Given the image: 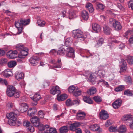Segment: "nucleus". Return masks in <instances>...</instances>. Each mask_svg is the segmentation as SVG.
I'll return each instance as SVG.
<instances>
[{"label":"nucleus","mask_w":133,"mask_h":133,"mask_svg":"<svg viewBox=\"0 0 133 133\" xmlns=\"http://www.w3.org/2000/svg\"><path fill=\"white\" fill-rule=\"evenodd\" d=\"M80 124L79 122H75L73 123L70 125V129L71 130L75 131L77 129V128L78 127Z\"/></svg>","instance_id":"19"},{"label":"nucleus","mask_w":133,"mask_h":133,"mask_svg":"<svg viewBox=\"0 0 133 133\" xmlns=\"http://www.w3.org/2000/svg\"><path fill=\"white\" fill-rule=\"evenodd\" d=\"M69 130L68 127L66 126H63L61 127L59 129L60 133H66Z\"/></svg>","instance_id":"35"},{"label":"nucleus","mask_w":133,"mask_h":133,"mask_svg":"<svg viewBox=\"0 0 133 133\" xmlns=\"http://www.w3.org/2000/svg\"><path fill=\"white\" fill-rule=\"evenodd\" d=\"M118 132L119 133H124L126 132L127 128L126 126L124 125H121L117 129Z\"/></svg>","instance_id":"34"},{"label":"nucleus","mask_w":133,"mask_h":133,"mask_svg":"<svg viewBox=\"0 0 133 133\" xmlns=\"http://www.w3.org/2000/svg\"><path fill=\"white\" fill-rule=\"evenodd\" d=\"M81 91L80 90L78 89H76L73 92V95L75 97H77L81 95Z\"/></svg>","instance_id":"43"},{"label":"nucleus","mask_w":133,"mask_h":133,"mask_svg":"<svg viewBox=\"0 0 133 133\" xmlns=\"http://www.w3.org/2000/svg\"><path fill=\"white\" fill-rule=\"evenodd\" d=\"M81 16L83 19L85 20H87L89 18L88 13L85 10L82 11Z\"/></svg>","instance_id":"25"},{"label":"nucleus","mask_w":133,"mask_h":133,"mask_svg":"<svg viewBox=\"0 0 133 133\" xmlns=\"http://www.w3.org/2000/svg\"><path fill=\"white\" fill-rule=\"evenodd\" d=\"M121 37H119L118 39H114L112 40V41L113 42L116 43H119L121 42L122 40L121 39Z\"/></svg>","instance_id":"59"},{"label":"nucleus","mask_w":133,"mask_h":133,"mask_svg":"<svg viewBox=\"0 0 133 133\" xmlns=\"http://www.w3.org/2000/svg\"><path fill=\"white\" fill-rule=\"evenodd\" d=\"M50 93L54 95L56 94H59L61 93L60 90L57 86H53L50 90Z\"/></svg>","instance_id":"10"},{"label":"nucleus","mask_w":133,"mask_h":133,"mask_svg":"<svg viewBox=\"0 0 133 133\" xmlns=\"http://www.w3.org/2000/svg\"><path fill=\"white\" fill-rule=\"evenodd\" d=\"M72 40L71 38H68L66 39L65 41V44L66 47L70 45L72 42Z\"/></svg>","instance_id":"44"},{"label":"nucleus","mask_w":133,"mask_h":133,"mask_svg":"<svg viewBox=\"0 0 133 133\" xmlns=\"http://www.w3.org/2000/svg\"><path fill=\"white\" fill-rule=\"evenodd\" d=\"M99 115V118L104 120L107 119L109 117V114L107 111L103 109L101 110Z\"/></svg>","instance_id":"6"},{"label":"nucleus","mask_w":133,"mask_h":133,"mask_svg":"<svg viewBox=\"0 0 133 133\" xmlns=\"http://www.w3.org/2000/svg\"><path fill=\"white\" fill-rule=\"evenodd\" d=\"M62 64L61 59H58L57 62H55V65L53 66L52 69H54L56 68H60L61 67Z\"/></svg>","instance_id":"23"},{"label":"nucleus","mask_w":133,"mask_h":133,"mask_svg":"<svg viewBox=\"0 0 133 133\" xmlns=\"http://www.w3.org/2000/svg\"><path fill=\"white\" fill-rule=\"evenodd\" d=\"M90 130L93 131H98L100 128V127L96 124L90 125L89 127Z\"/></svg>","instance_id":"37"},{"label":"nucleus","mask_w":133,"mask_h":133,"mask_svg":"<svg viewBox=\"0 0 133 133\" xmlns=\"http://www.w3.org/2000/svg\"><path fill=\"white\" fill-rule=\"evenodd\" d=\"M86 114L84 112H78L76 115V118L79 120H82L84 119Z\"/></svg>","instance_id":"15"},{"label":"nucleus","mask_w":133,"mask_h":133,"mask_svg":"<svg viewBox=\"0 0 133 133\" xmlns=\"http://www.w3.org/2000/svg\"><path fill=\"white\" fill-rule=\"evenodd\" d=\"M38 115L41 118H43L44 117L45 113L43 111L40 110L38 112Z\"/></svg>","instance_id":"53"},{"label":"nucleus","mask_w":133,"mask_h":133,"mask_svg":"<svg viewBox=\"0 0 133 133\" xmlns=\"http://www.w3.org/2000/svg\"><path fill=\"white\" fill-rule=\"evenodd\" d=\"M8 57L9 58L14 59L16 57V55L14 53L10 51H9L7 54Z\"/></svg>","instance_id":"41"},{"label":"nucleus","mask_w":133,"mask_h":133,"mask_svg":"<svg viewBox=\"0 0 133 133\" xmlns=\"http://www.w3.org/2000/svg\"><path fill=\"white\" fill-rule=\"evenodd\" d=\"M16 89L12 85H8L7 87L6 93L8 96L11 97L14 96V93Z\"/></svg>","instance_id":"3"},{"label":"nucleus","mask_w":133,"mask_h":133,"mask_svg":"<svg viewBox=\"0 0 133 133\" xmlns=\"http://www.w3.org/2000/svg\"><path fill=\"white\" fill-rule=\"evenodd\" d=\"M96 74H98L100 77H103L105 74V71L103 69L98 70L95 72Z\"/></svg>","instance_id":"38"},{"label":"nucleus","mask_w":133,"mask_h":133,"mask_svg":"<svg viewBox=\"0 0 133 133\" xmlns=\"http://www.w3.org/2000/svg\"><path fill=\"white\" fill-rule=\"evenodd\" d=\"M132 119V118L131 117V115L130 114L124 115L122 118V120L124 121L128 120H131Z\"/></svg>","instance_id":"31"},{"label":"nucleus","mask_w":133,"mask_h":133,"mask_svg":"<svg viewBox=\"0 0 133 133\" xmlns=\"http://www.w3.org/2000/svg\"><path fill=\"white\" fill-rule=\"evenodd\" d=\"M125 81L127 84H131L132 83V79L130 77H126L125 78Z\"/></svg>","instance_id":"51"},{"label":"nucleus","mask_w":133,"mask_h":133,"mask_svg":"<svg viewBox=\"0 0 133 133\" xmlns=\"http://www.w3.org/2000/svg\"><path fill=\"white\" fill-rule=\"evenodd\" d=\"M87 81L91 82L93 84L95 83L96 81V78L91 73H90L89 74Z\"/></svg>","instance_id":"22"},{"label":"nucleus","mask_w":133,"mask_h":133,"mask_svg":"<svg viewBox=\"0 0 133 133\" xmlns=\"http://www.w3.org/2000/svg\"><path fill=\"white\" fill-rule=\"evenodd\" d=\"M129 42L131 44L133 43V35L131 36L129 40Z\"/></svg>","instance_id":"64"},{"label":"nucleus","mask_w":133,"mask_h":133,"mask_svg":"<svg viewBox=\"0 0 133 133\" xmlns=\"http://www.w3.org/2000/svg\"><path fill=\"white\" fill-rule=\"evenodd\" d=\"M37 23L38 24V25L41 27H43L44 26L45 24V22L41 20V19H38L37 21Z\"/></svg>","instance_id":"47"},{"label":"nucleus","mask_w":133,"mask_h":133,"mask_svg":"<svg viewBox=\"0 0 133 133\" xmlns=\"http://www.w3.org/2000/svg\"><path fill=\"white\" fill-rule=\"evenodd\" d=\"M103 42V39L102 38H101L97 41V43L95 45V46L98 48L101 46Z\"/></svg>","instance_id":"40"},{"label":"nucleus","mask_w":133,"mask_h":133,"mask_svg":"<svg viewBox=\"0 0 133 133\" xmlns=\"http://www.w3.org/2000/svg\"><path fill=\"white\" fill-rule=\"evenodd\" d=\"M7 117L9 119H16L17 116L16 114L14 112H10L6 114Z\"/></svg>","instance_id":"32"},{"label":"nucleus","mask_w":133,"mask_h":133,"mask_svg":"<svg viewBox=\"0 0 133 133\" xmlns=\"http://www.w3.org/2000/svg\"><path fill=\"white\" fill-rule=\"evenodd\" d=\"M37 111L36 108H30L28 111V115L30 116H32L35 114Z\"/></svg>","instance_id":"28"},{"label":"nucleus","mask_w":133,"mask_h":133,"mask_svg":"<svg viewBox=\"0 0 133 133\" xmlns=\"http://www.w3.org/2000/svg\"><path fill=\"white\" fill-rule=\"evenodd\" d=\"M109 130L110 132H118V130L116 128V127L112 126L110 127L109 128Z\"/></svg>","instance_id":"52"},{"label":"nucleus","mask_w":133,"mask_h":133,"mask_svg":"<svg viewBox=\"0 0 133 133\" xmlns=\"http://www.w3.org/2000/svg\"><path fill=\"white\" fill-rule=\"evenodd\" d=\"M5 52L4 50L0 49V56H3L5 54Z\"/></svg>","instance_id":"63"},{"label":"nucleus","mask_w":133,"mask_h":133,"mask_svg":"<svg viewBox=\"0 0 133 133\" xmlns=\"http://www.w3.org/2000/svg\"><path fill=\"white\" fill-rule=\"evenodd\" d=\"M48 129H49L48 125H41L39 127V132L40 133H49L47 132Z\"/></svg>","instance_id":"9"},{"label":"nucleus","mask_w":133,"mask_h":133,"mask_svg":"<svg viewBox=\"0 0 133 133\" xmlns=\"http://www.w3.org/2000/svg\"><path fill=\"white\" fill-rule=\"evenodd\" d=\"M59 94H58L57 96V99L59 101H63L67 98L68 96L66 94H64L58 96Z\"/></svg>","instance_id":"29"},{"label":"nucleus","mask_w":133,"mask_h":133,"mask_svg":"<svg viewBox=\"0 0 133 133\" xmlns=\"http://www.w3.org/2000/svg\"><path fill=\"white\" fill-rule=\"evenodd\" d=\"M80 102V101L78 99H76L75 100H74L72 102V105L75 104H79Z\"/></svg>","instance_id":"60"},{"label":"nucleus","mask_w":133,"mask_h":133,"mask_svg":"<svg viewBox=\"0 0 133 133\" xmlns=\"http://www.w3.org/2000/svg\"><path fill=\"white\" fill-rule=\"evenodd\" d=\"M83 99L84 101L87 103L90 104L93 103V101L90 97L87 96H84Z\"/></svg>","instance_id":"30"},{"label":"nucleus","mask_w":133,"mask_h":133,"mask_svg":"<svg viewBox=\"0 0 133 133\" xmlns=\"http://www.w3.org/2000/svg\"><path fill=\"white\" fill-rule=\"evenodd\" d=\"M22 58H20L18 57V58L17 59V62L19 63H22L23 62V59H22Z\"/></svg>","instance_id":"61"},{"label":"nucleus","mask_w":133,"mask_h":133,"mask_svg":"<svg viewBox=\"0 0 133 133\" xmlns=\"http://www.w3.org/2000/svg\"><path fill=\"white\" fill-rule=\"evenodd\" d=\"M72 36L75 38H82L84 40L85 37H83V33L79 29L75 30L72 31Z\"/></svg>","instance_id":"2"},{"label":"nucleus","mask_w":133,"mask_h":133,"mask_svg":"<svg viewBox=\"0 0 133 133\" xmlns=\"http://www.w3.org/2000/svg\"><path fill=\"white\" fill-rule=\"evenodd\" d=\"M7 61V59L5 58H2L0 59V66H2L5 64Z\"/></svg>","instance_id":"48"},{"label":"nucleus","mask_w":133,"mask_h":133,"mask_svg":"<svg viewBox=\"0 0 133 133\" xmlns=\"http://www.w3.org/2000/svg\"><path fill=\"white\" fill-rule=\"evenodd\" d=\"M65 56L68 58H74L75 57L74 52L73 48L71 47L66 48Z\"/></svg>","instance_id":"4"},{"label":"nucleus","mask_w":133,"mask_h":133,"mask_svg":"<svg viewBox=\"0 0 133 133\" xmlns=\"http://www.w3.org/2000/svg\"><path fill=\"white\" fill-rule=\"evenodd\" d=\"M127 62L130 64H132L133 63V59L131 56H128L127 58Z\"/></svg>","instance_id":"57"},{"label":"nucleus","mask_w":133,"mask_h":133,"mask_svg":"<svg viewBox=\"0 0 133 133\" xmlns=\"http://www.w3.org/2000/svg\"><path fill=\"white\" fill-rule=\"evenodd\" d=\"M92 29L96 32H99L101 30V27L99 25L96 23H94L92 24Z\"/></svg>","instance_id":"16"},{"label":"nucleus","mask_w":133,"mask_h":133,"mask_svg":"<svg viewBox=\"0 0 133 133\" xmlns=\"http://www.w3.org/2000/svg\"><path fill=\"white\" fill-rule=\"evenodd\" d=\"M16 119H10L8 120V122L9 124L10 125L13 126L15 125L16 123H18V126L20 125L21 122L20 121L16 122Z\"/></svg>","instance_id":"26"},{"label":"nucleus","mask_w":133,"mask_h":133,"mask_svg":"<svg viewBox=\"0 0 133 133\" xmlns=\"http://www.w3.org/2000/svg\"><path fill=\"white\" fill-rule=\"evenodd\" d=\"M122 103V101L121 99H118L114 102L112 104L113 108L115 109H118L121 105Z\"/></svg>","instance_id":"12"},{"label":"nucleus","mask_w":133,"mask_h":133,"mask_svg":"<svg viewBox=\"0 0 133 133\" xmlns=\"http://www.w3.org/2000/svg\"><path fill=\"white\" fill-rule=\"evenodd\" d=\"M66 104L68 106H71L72 105V102L70 99H68L66 101Z\"/></svg>","instance_id":"54"},{"label":"nucleus","mask_w":133,"mask_h":133,"mask_svg":"<svg viewBox=\"0 0 133 133\" xmlns=\"http://www.w3.org/2000/svg\"><path fill=\"white\" fill-rule=\"evenodd\" d=\"M17 63L16 61H10L8 63V66L10 68L15 66L16 65Z\"/></svg>","instance_id":"42"},{"label":"nucleus","mask_w":133,"mask_h":133,"mask_svg":"<svg viewBox=\"0 0 133 133\" xmlns=\"http://www.w3.org/2000/svg\"><path fill=\"white\" fill-rule=\"evenodd\" d=\"M30 22V20L29 19H26L21 18L18 21L15 22V25L18 30V31L17 34H20L22 30L23 25H26L29 24Z\"/></svg>","instance_id":"1"},{"label":"nucleus","mask_w":133,"mask_h":133,"mask_svg":"<svg viewBox=\"0 0 133 133\" xmlns=\"http://www.w3.org/2000/svg\"><path fill=\"white\" fill-rule=\"evenodd\" d=\"M96 9L98 11H103L105 8V6L101 3H97L96 4Z\"/></svg>","instance_id":"33"},{"label":"nucleus","mask_w":133,"mask_h":133,"mask_svg":"<svg viewBox=\"0 0 133 133\" xmlns=\"http://www.w3.org/2000/svg\"><path fill=\"white\" fill-rule=\"evenodd\" d=\"M127 64L126 62L123 59H121V62L120 63L119 66L121 72H123L126 70L127 68Z\"/></svg>","instance_id":"11"},{"label":"nucleus","mask_w":133,"mask_h":133,"mask_svg":"<svg viewBox=\"0 0 133 133\" xmlns=\"http://www.w3.org/2000/svg\"><path fill=\"white\" fill-rule=\"evenodd\" d=\"M67 48L68 47L64 45L61 46L58 48L57 52V54L62 56L64 55L66 52Z\"/></svg>","instance_id":"8"},{"label":"nucleus","mask_w":133,"mask_h":133,"mask_svg":"<svg viewBox=\"0 0 133 133\" xmlns=\"http://www.w3.org/2000/svg\"><path fill=\"white\" fill-rule=\"evenodd\" d=\"M23 124L24 126H25L27 128L28 130L31 132H33L34 131V129L32 126L31 124L28 121L26 120L24 121L23 123Z\"/></svg>","instance_id":"5"},{"label":"nucleus","mask_w":133,"mask_h":133,"mask_svg":"<svg viewBox=\"0 0 133 133\" xmlns=\"http://www.w3.org/2000/svg\"><path fill=\"white\" fill-rule=\"evenodd\" d=\"M113 26L115 29L117 31L121 30L122 28L120 23L117 21H115L113 24Z\"/></svg>","instance_id":"20"},{"label":"nucleus","mask_w":133,"mask_h":133,"mask_svg":"<svg viewBox=\"0 0 133 133\" xmlns=\"http://www.w3.org/2000/svg\"><path fill=\"white\" fill-rule=\"evenodd\" d=\"M15 92L14 93V96L16 98H17L19 97L20 96V92L16 90L15 91Z\"/></svg>","instance_id":"55"},{"label":"nucleus","mask_w":133,"mask_h":133,"mask_svg":"<svg viewBox=\"0 0 133 133\" xmlns=\"http://www.w3.org/2000/svg\"><path fill=\"white\" fill-rule=\"evenodd\" d=\"M104 33L107 35H109L110 34V29L107 25H105L103 27Z\"/></svg>","instance_id":"36"},{"label":"nucleus","mask_w":133,"mask_h":133,"mask_svg":"<svg viewBox=\"0 0 133 133\" xmlns=\"http://www.w3.org/2000/svg\"><path fill=\"white\" fill-rule=\"evenodd\" d=\"M124 94L128 96H132L133 95V94L131 91L128 89L127 90L124 91Z\"/></svg>","instance_id":"49"},{"label":"nucleus","mask_w":133,"mask_h":133,"mask_svg":"<svg viewBox=\"0 0 133 133\" xmlns=\"http://www.w3.org/2000/svg\"><path fill=\"white\" fill-rule=\"evenodd\" d=\"M28 49L26 47L25 49H23L20 52V53L18 54V57L20 58H24L25 56L28 55Z\"/></svg>","instance_id":"14"},{"label":"nucleus","mask_w":133,"mask_h":133,"mask_svg":"<svg viewBox=\"0 0 133 133\" xmlns=\"http://www.w3.org/2000/svg\"><path fill=\"white\" fill-rule=\"evenodd\" d=\"M28 100L27 97L26 96H24L22 97L21 99V102H22V101L25 102Z\"/></svg>","instance_id":"62"},{"label":"nucleus","mask_w":133,"mask_h":133,"mask_svg":"<svg viewBox=\"0 0 133 133\" xmlns=\"http://www.w3.org/2000/svg\"><path fill=\"white\" fill-rule=\"evenodd\" d=\"M15 77L17 80L19 81L24 78V75L22 72L17 71L15 73Z\"/></svg>","instance_id":"21"},{"label":"nucleus","mask_w":133,"mask_h":133,"mask_svg":"<svg viewBox=\"0 0 133 133\" xmlns=\"http://www.w3.org/2000/svg\"><path fill=\"white\" fill-rule=\"evenodd\" d=\"M39 58L37 57L33 56L29 59V62L31 64L35 66L37 64V61Z\"/></svg>","instance_id":"18"},{"label":"nucleus","mask_w":133,"mask_h":133,"mask_svg":"<svg viewBox=\"0 0 133 133\" xmlns=\"http://www.w3.org/2000/svg\"><path fill=\"white\" fill-rule=\"evenodd\" d=\"M86 8L88 9L89 12L91 13L92 12L94 11L92 4L90 3H87L85 5Z\"/></svg>","instance_id":"27"},{"label":"nucleus","mask_w":133,"mask_h":133,"mask_svg":"<svg viewBox=\"0 0 133 133\" xmlns=\"http://www.w3.org/2000/svg\"><path fill=\"white\" fill-rule=\"evenodd\" d=\"M96 89L95 87H92L87 90V92L88 94L92 95L95 94L96 92Z\"/></svg>","instance_id":"24"},{"label":"nucleus","mask_w":133,"mask_h":133,"mask_svg":"<svg viewBox=\"0 0 133 133\" xmlns=\"http://www.w3.org/2000/svg\"><path fill=\"white\" fill-rule=\"evenodd\" d=\"M125 89L124 86V85H121L116 88L115 89V90L117 92H119L124 90Z\"/></svg>","instance_id":"46"},{"label":"nucleus","mask_w":133,"mask_h":133,"mask_svg":"<svg viewBox=\"0 0 133 133\" xmlns=\"http://www.w3.org/2000/svg\"><path fill=\"white\" fill-rule=\"evenodd\" d=\"M41 98V96L38 93L35 94L34 96L31 98L32 100L35 102V103H32L34 105H35L37 104V102L39 101Z\"/></svg>","instance_id":"13"},{"label":"nucleus","mask_w":133,"mask_h":133,"mask_svg":"<svg viewBox=\"0 0 133 133\" xmlns=\"http://www.w3.org/2000/svg\"><path fill=\"white\" fill-rule=\"evenodd\" d=\"M76 89L75 86L72 85L71 86L68 88V90L70 93H71L74 92Z\"/></svg>","instance_id":"50"},{"label":"nucleus","mask_w":133,"mask_h":133,"mask_svg":"<svg viewBox=\"0 0 133 133\" xmlns=\"http://www.w3.org/2000/svg\"><path fill=\"white\" fill-rule=\"evenodd\" d=\"M31 122L34 125L35 127H39V126L42 124H40L39 119L37 116H34L30 119Z\"/></svg>","instance_id":"7"},{"label":"nucleus","mask_w":133,"mask_h":133,"mask_svg":"<svg viewBox=\"0 0 133 133\" xmlns=\"http://www.w3.org/2000/svg\"><path fill=\"white\" fill-rule=\"evenodd\" d=\"M21 106L20 107V109L21 112L23 113L26 111L28 108L27 104L25 103H21Z\"/></svg>","instance_id":"17"},{"label":"nucleus","mask_w":133,"mask_h":133,"mask_svg":"<svg viewBox=\"0 0 133 133\" xmlns=\"http://www.w3.org/2000/svg\"><path fill=\"white\" fill-rule=\"evenodd\" d=\"M16 47L18 51L19 52L21 51V50H22L23 49H25V48H26L24 47L23 45L20 43L16 45Z\"/></svg>","instance_id":"39"},{"label":"nucleus","mask_w":133,"mask_h":133,"mask_svg":"<svg viewBox=\"0 0 133 133\" xmlns=\"http://www.w3.org/2000/svg\"><path fill=\"white\" fill-rule=\"evenodd\" d=\"M76 15L75 13L73 11H71L69 13V18L71 19L72 18L75 17Z\"/></svg>","instance_id":"58"},{"label":"nucleus","mask_w":133,"mask_h":133,"mask_svg":"<svg viewBox=\"0 0 133 133\" xmlns=\"http://www.w3.org/2000/svg\"><path fill=\"white\" fill-rule=\"evenodd\" d=\"M49 133H57L56 129L54 128H50L48 129Z\"/></svg>","instance_id":"56"},{"label":"nucleus","mask_w":133,"mask_h":133,"mask_svg":"<svg viewBox=\"0 0 133 133\" xmlns=\"http://www.w3.org/2000/svg\"><path fill=\"white\" fill-rule=\"evenodd\" d=\"M93 99L97 103H99L102 101L101 98L98 96H95L93 97Z\"/></svg>","instance_id":"45"}]
</instances>
